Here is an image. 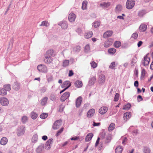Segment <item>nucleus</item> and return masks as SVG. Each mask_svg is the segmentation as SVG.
<instances>
[{"instance_id":"nucleus-61","label":"nucleus","mask_w":153,"mask_h":153,"mask_svg":"<svg viewBox=\"0 0 153 153\" xmlns=\"http://www.w3.org/2000/svg\"><path fill=\"white\" fill-rule=\"evenodd\" d=\"M64 107L62 105H61L59 106V111L61 112L63 111L64 110Z\"/></svg>"},{"instance_id":"nucleus-41","label":"nucleus","mask_w":153,"mask_h":153,"mask_svg":"<svg viewBox=\"0 0 153 153\" xmlns=\"http://www.w3.org/2000/svg\"><path fill=\"white\" fill-rule=\"evenodd\" d=\"M116 51L115 49L114 48H111L108 50V52L110 54H114L116 52Z\"/></svg>"},{"instance_id":"nucleus-56","label":"nucleus","mask_w":153,"mask_h":153,"mask_svg":"<svg viewBox=\"0 0 153 153\" xmlns=\"http://www.w3.org/2000/svg\"><path fill=\"white\" fill-rule=\"evenodd\" d=\"M81 49V47L79 45L77 46L74 48V50L75 52H79L80 51Z\"/></svg>"},{"instance_id":"nucleus-13","label":"nucleus","mask_w":153,"mask_h":153,"mask_svg":"<svg viewBox=\"0 0 153 153\" xmlns=\"http://www.w3.org/2000/svg\"><path fill=\"white\" fill-rule=\"evenodd\" d=\"M44 60L45 63L50 64L53 61V58L51 56H48L45 55L44 59Z\"/></svg>"},{"instance_id":"nucleus-37","label":"nucleus","mask_w":153,"mask_h":153,"mask_svg":"<svg viewBox=\"0 0 153 153\" xmlns=\"http://www.w3.org/2000/svg\"><path fill=\"white\" fill-rule=\"evenodd\" d=\"M137 58L135 56L131 60V66H134L135 64L137 63Z\"/></svg>"},{"instance_id":"nucleus-33","label":"nucleus","mask_w":153,"mask_h":153,"mask_svg":"<svg viewBox=\"0 0 153 153\" xmlns=\"http://www.w3.org/2000/svg\"><path fill=\"white\" fill-rule=\"evenodd\" d=\"M115 127V124L114 123H111L109 126L108 128V130L109 131H112L114 129Z\"/></svg>"},{"instance_id":"nucleus-49","label":"nucleus","mask_w":153,"mask_h":153,"mask_svg":"<svg viewBox=\"0 0 153 153\" xmlns=\"http://www.w3.org/2000/svg\"><path fill=\"white\" fill-rule=\"evenodd\" d=\"M31 117L33 119H35L37 117V115L35 112H32L31 113Z\"/></svg>"},{"instance_id":"nucleus-18","label":"nucleus","mask_w":153,"mask_h":153,"mask_svg":"<svg viewBox=\"0 0 153 153\" xmlns=\"http://www.w3.org/2000/svg\"><path fill=\"white\" fill-rule=\"evenodd\" d=\"M95 112V110L94 109L92 108L90 109L88 112L87 116L88 117H91L93 116Z\"/></svg>"},{"instance_id":"nucleus-7","label":"nucleus","mask_w":153,"mask_h":153,"mask_svg":"<svg viewBox=\"0 0 153 153\" xmlns=\"http://www.w3.org/2000/svg\"><path fill=\"white\" fill-rule=\"evenodd\" d=\"M150 60L149 58L146 55L144 56L143 60L142 61L141 64L143 66H146L149 64Z\"/></svg>"},{"instance_id":"nucleus-36","label":"nucleus","mask_w":153,"mask_h":153,"mask_svg":"<svg viewBox=\"0 0 153 153\" xmlns=\"http://www.w3.org/2000/svg\"><path fill=\"white\" fill-rule=\"evenodd\" d=\"M123 150V148L121 146H118L115 149L116 153H121Z\"/></svg>"},{"instance_id":"nucleus-11","label":"nucleus","mask_w":153,"mask_h":153,"mask_svg":"<svg viewBox=\"0 0 153 153\" xmlns=\"http://www.w3.org/2000/svg\"><path fill=\"white\" fill-rule=\"evenodd\" d=\"M111 5V3L108 1L103 2L100 4V7L104 8H108Z\"/></svg>"},{"instance_id":"nucleus-9","label":"nucleus","mask_w":153,"mask_h":153,"mask_svg":"<svg viewBox=\"0 0 153 153\" xmlns=\"http://www.w3.org/2000/svg\"><path fill=\"white\" fill-rule=\"evenodd\" d=\"M70 95V93L69 92L64 93L61 97L60 100L62 102L64 101L69 98Z\"/></svg>"},{"instance_id":"nucleus-60","label":"nucleus","mask_w":153,"mask_h":153,"mask_svg":"<svg viewBox=\"0 0 153 153\" xmlns=\"http://www.w3.org/2000/svg\"><path fill=\"white\" fill-rule=\"evenodd\" d=\"M141 76L143 77L146 74V70L144 68H141Z\"/></svg>"},{"instance_id":"nucleus-51","label":"nucleus","mask_w":153,"mask_h":153,"mask_svg":"<svg viewBox=\"0 0 153 153\" xmlns=\"http://www.w3.org/2000/svg\"><path fill=\"white\" fill-rule=\"evenodd\" d=\"M100 21H97L94 23L93 26L94 27L97 28L100 26Z\"/></svg>"},{"instance_id":"nucleus-17","label":"nucleus","mask_w":153,"mask_h":153,"mask_svg":"<svg viewBox=\"0 0 153 153\" xmlns=\"http://www.w3.org/2000/svg\"><path fill=\"white\" fill-rule=\"evenodd\" d=\"M45 55L48 56H51V57L54 56H55V54L54 53V51L52 49H50L47 51Z\"/></svg>"},{"instance_id":"nucleus-40","label":"nucleus","mask_w":153,"mask_h":153,"mask_svg":"<svg viewBox=\"0 0 153 153\" xmlns=\"http://www.w3.org/2000/svg\"><path fill=\"white\" fill-rule=\"evenodd\" d=\"M106 140L105 141V143H109L111 139V134H108L106 136Z\"/></svg>"},{"instance_id":"nucleus-12","label":"nucleus","mask_w":153,"mask_h":153,"mask_svg":"<svg viewBox=\"0 0 153 153\" xmlns=\"http://www.w3.org/2000/svg\"><path fill=\"white\" fill-rule=\"evenodd\" d=\"M75 15L73 13H71L68 16V19L69 21L71 22H73L74 21L76 18Z\"/></svg>"},{"instance_id":"nucleus-22","label":"nucleus","mask_w":153,"mask_h":153,"mask_svg":"<svg viewBox=\"0 0 153 153\" xmlns=\"http://www.w3.org/2000/svg\"><path fill=\"white\" fill-rule=\"evenodd\" d=\"M96 80V76H94L91 77L88 82V84L89 85H92L94 84Z\"/></svg>"},{"instance_id":"nucleus-47","label":"nucleus","mask_w":153,"mask_h":153,"mask_svg":"<svg viewBox=\"0 0 153 153\" xmlns=\"http://www.w3.org/2000/svg\"><path fill=\"white\" fill-rule=\"evenodd\" d=\"M143 152L144 153H150V150L149 147H144L143 149Z\"/></svg>"},{"instance_id":"nucleus-20","label":"nucleus","mask_w":153,"mask_h":153,"mask_svg":"<svg viewBox=\"0 0 153 153\" xmlns=\"http://www.w3.org/2000/svg\"><path fill=\"white\" fill-rule=\"evenodd\" d=\"M71 85L70 82L68 81H66L64 82L62 85V87H65L66 89H68Z\"/></svg>"},{"instance_id":"nucleus-55","label":"nucleus","mask_w":153,"mask_h":153,"mask_svg":"<svg viewBox=\"0 0 153 153\" xmlns=\"http://www.w3.org/2000/svg\"><path fill=\"white\" fill-rule=\"evenodd\" d=\"M64 128H62L60 130H58L56 134V136H58L63 131Z\"/></svg>"},{"instance_id":"nucleus-23","label":"nucleus","mask_w":153,"mask_h":153,"mask_svg":"<svg viewBox=\"0 0 153 153\" xmlns=\"http://www.w3.org/2000/svg\"><path fill=\"white\" fill-rule=\"evenodd\" d=\"M93 136L92 133H90L87 134L85 138V141L86 142L91 140Z\"/></svg>"},{"instance_id":"nucleus-63","label":"nucleus","mask_w":153,"mask_h":153,"mask_svg":"<svg viewBox=\"0 0 153 153\" xmlns=\"http://www.w3.org/2000/svg\"><path fill=\"white\" fill-rule=\"evenodd\" d=\"M100 139V138L99 137H98L97 140L96 142V143L95 144V147L97 146L98 145V144H99V143Z\"/></svg>"},{"instance_id":"nucleus-29","label":"nucleus","mask_w":153,"mask_h":153,"mask_svg":"<svg viewBox=\"0 0 153 153\" xmlns=\"http://www.w3.org/2000/svg\"><path fill=\"white\" fill-rule=\"evenodd\" d=\"M38 139V136L37 134L33 135L32 138L31 142L33 143H35L37 142Z\"/></svg>"},{"instance_id":"nucleus-14","label":"nucleus","mask_w":153,"mask_h":153,"mask_svg":"<svg viewBox=\"0 0 153 153\" xmlns=\"http://www.w3.org/2000/svg\"><path fill=\"white\" fill-rule=\"evenodd\" d=\"M113 33V32L112 30H108L105 32L103 34V37L104 38H107L111 36Z\"/></svg>"},{"instance_id":"nucleus-59","label":"nucleus","mask_w":153,"mask_h":153,"mask_svg":"<svg viewBox=\"0 0 153 153\" xmlns=\"http://www.w3.org/2000/svg\"><path fill=\"white\" fill-rule=\"evenodd\" d=\"M106 134L105 132L103 131L100 134V137L103 139L105 137Z\"/></svg>"},{"instance_id":"nucleus-15","label":"nucleus","mask_w":153,"mask_h":153,"mask_svg":"<svg viewBox=\"0 0 153 153\" xmlns=\"http://www.w3.org/2000/svg\"><path fill=\"white\" fill-rule=\"evenodd\" d=\"M107 110L108 108L107 107H102L100 109L99 112L101 114H104L107 112Z\"/></svg>"},{"instance_id":"nucleus-43","label":"nucleus","mask_w":153,"mask_h":153,"mask_svg":"<svg viewBox=\"0 0 153 153\" xmlns=\"http://www.w3.org/2000/svg\"><path fill=\"white\" fill-rule=\"evenodd\" d=\"M87 3V2L86 1H83L82 6V10H84L86 9Z\"/></svg>"},{"instance_id":"nucleus-8","label":"nucleus","mask_w":153,"mask_h":153,"mask_svg":"<svg viewBox=\"0 0 153 153\" xmlns=\"http://www.w3.org/2000/svg\"><path fill=\"white\" fill-rule=\"evenodd\" d=\"M105 80V77L104 75L101 74L99 76L98 81L99 84L101 85H103Z\"/></svg>"},{"instance_id":"nucleus-16","label":"nucleus","mask_w":153,"mask_h":153,"mask_svg":"<svg viewBox=\"0 0 153 153\" xmlns=\"http://www.w3.org/2000/svg\"><path fill=\"white\" fill-rule=\"evenodd\" d=\"M82 102V97L81 96L78 97L76 99V107L78 108L80 106Z\"/></svg>"},{"instance_id":"nucleus-34","label":"nucleus","mask_w":153,"mask_h":153,"mask_svg":"<svg viewBox=\"0 0 153 153\" xmlns=\"http://www.w3.org/2000/svg\"><path fill=\"white\" fill-rule=\"evenodd\" d=\"M7 94L6 90L3 88H0V95L1 96H5Z\"/></svg>"},{"instance_id":"nucleus-26","label":"nucleus","mask_w":153,"mask_h":153,"mask_svg":"<svg viewBox=\"0 0 153 153\" xmlns=\"http://www.w3.org/2000/svg\"><path fill=\"white\" fill-rule=\"evenodd\" d=\"M146 12V10H140L138 12V16L140 17H143Z\"/></svg>"},{"instance_id":"nucleus-19","label":"nucleus","mask_w":153,"mask_h":153,"mask_svg":"<svg viewBox=\"0 0 153 153\" xmlns=\"http://www.w3.org/2000/svg\"><path fill=\"white\" fill-rule=\"evenodd\" d=\"M59 25H60L61 27L64 29H66L68 27L67 23L66 21H64L60 22Z\"/></svg>"},{"instance_id":"nucleus-50","label":"nucleus","mask_w":153,"mask_h":153,"mask_svg":"<svg viewBox=\"0 0 153 153\" xmlns=\"http://www.w3.org/2000/svg\"><path fill=\"white\" fill-rule=\"evenodd\" d=\"M48 116V114L47 113H43L40 116V117L42 119H45Z\"/></svg>"},{"instance_id":"nucleus-3","label":"nucleus","mask_w":153,"mask_h":153,"mask_svg":"<svg viewBox=\"0 0 153 153\" xmlns=\"http://www.w3.org/2000/svg\"><path fill=\"white\" fill-rule=\"evenodd\" d=\"M135 2L134 0H127L126 3V7L128 9H131L134 7Z\"/></svg>"},{"instance_id":"nucleus-2","label":"nucleus","mask_w":153,"mask_h":153,"mask_svg":"<svg viewBox=\"0 0 153 153\" xmlns=\"http://www.w3.org/2000/svg\"><path fill=\"white\" fill-rule=\"evenodd\" d=\"M37 69L39 72L42 73H47L48 70L47 67L43 64H40L38 65Z\"/></svg>"},{"instance_id":"nucleus-10","label":"nucleus","mask_w":153,"mask_h":153,"mask_svg":"<svg viewBox=\"0 0 153 153\" xmlns=\"http://www.w3.org/2000/svg\"><path fill=\"white\" fill-rule=\"evenodd\" d=\"M53 140L52 138H50L48 139L46 142L45 149L47 150H48L51 149V144Z\"/></svg>"},{"instance_id":"nucleus-28","label":"nucleus","mask_w":153,"mask_h":153,"mask_svg":"<svg viewBox=\"0 0 153 153\" xmlns=\"http://www.w3.org/2000/svg\"><path fill=\"white\" fill-rule=\"evenodd\" d=\"M131 114L130 112H127L125 113L124 114V119L128 120L130 118Z\"/></svg>"},{"instance_id":"nucleus-42","label":"nucleus","mask_w":153,"mask_h":153,"mask_svg":"<svg viewBox=\"0 0 153 153\" xmlns=\"http://www.w3.org/2000/svg\"><path fill=\"white\" fill-rule=\"evenodd\" d=\"M121 43L119 41H116L114 43V46L116 48H118L120 46Z\"/></svg>"},{"instance_id":"nucleus-24","label":"nucleus","mask_w":153,"mask_h":153,"mask_svg":"<svg viewBox=\"0 0 153 153\" xmlns=\"http://www.w3.org/2000/svg\"><path fill=\"white\" fill-rule=\"evenodd\" d=\"M8 142L7 138L5 137H3L1 140L0 143V144L2 145H5Z\"/></svg>"},{"instance_id":"nucleus-6","label":"nucleus","mask_w":153,"mask_h":153,"mask_svg":"<svg viewBox=\"0 0 153 153\" xmlns=\"http://www.w3.org/2000/svg\"><path fill=\"white\" fill-rule=\"evenodd\" d=\"M0 102L3 106L7 105L9 103V101L7 98L5 97H1L0 99Z\"/></svg>"},{"instance_id":"nucleus-53","label":"nucleus","mask_w":153,"mask_h":153,"mask_svg":"<svg viewBox=\"0 0 153 153\" xmlns=\"http://www.w3.org/2000/svg\"><path fill=\"white\" fill-rule=\"evenodd\" d=\"M119 94L117 93H116L114 98V101L115 102L117 101L119 99Z\"/></svg>"},{"instance_id":"nucleus-48","label":"nucleus","mask_w":153,"mask_h":153,"mask_svg":"<svg viewBox=\"0 0 153 153\" xmlns=\"http://www.w3.org/2000/svg\"><path fill=\"white\" fill-rule=\"evenodd\" d=\"M28 120V118L27 116H23L22 118V121L23 123H25Z\"/></svg>"},{"instance_id":"nucleus-58","label":"nucleus","mask_w":153,"mask_h":153,"mask_svg":"<svg viewBox=\"0 0 153 153\" xmlns=\"http://www.w3.org/2000/svg\"><path fill=\"white\" fill-rule=\"evenodd\" d=\"M115 66V62H112L110 65L109 66V68L112 69H114V67Z\"/></svg>"},{"instance_id":"nucleus-32","label":"nucleus","mask_w":153,"mask_h":153,"mask_svg":"<svg viewBox=\"0 0 153 153\" xmlns=\"http://www.w3.org/2000/svg\"><path fill=\"white\" fill-rule=\"evenodd\" d=\"M147 26L145 24L141 25L139 27L140 30L142 31H145L146 29Z\"/></svg>"},{"instance_id":"nucleus-5","label":"nucleus","mask_w":153,"mask_h":153,"mask_svg":"<svg viewBox=\"0 0 153 153\" xmlns=\"http://www.w3.org/2000/svg\"><path fill=\"white\" fill-rule=\"evenodd\" d=\"M113 41L114 40L113 39L109 38L105 42L104 44V46L105 48H108L112 45Z\"/></svg>"},{"instance_id":"nucleus-39","label":"nucleus","mask_w":153,"mask_h":153,"mask_svg":"<svg viewBox=\"0 0 153 153\" xmlns=\"http://www.w3.org/2000/svg\"><path fill=\"white\" fill-rule=\"evenodd\" d=\"M131 107V105L129 103H127L126 105L124 106L123 109L126 110H128Z\"/></svg>"},{"instance_id":"nucleus-52","label":"nucleus","mask_w":153,"mask_h":153,"mask_svg":"<svg viewBox=\"0 0 153 153\" xmlns=\"http://www.w3.org/2000/svg\"><path fill=\"white\" fill-rule=\"evenodd\" d=\"M138 36L137 33H135L132 34L131 37V39H136L137 38Z\"/></svg>"},{"instance_id":"nucleus-38","label":"nucleus","mask_w":153,"mask_h":153,"mask_svg":"<svg viewBox=\"0 0 153 153\" xmlns=\"http://www.w3.org/2000/svg\"><path fill=\"white\" fill-rule=\"evenodd\" d=\"M69 61L68 60H65L63 61L62 66L63 67H65L69 65Z\"/></svg>"},{"instance_id":"nucleus-57","label":"nucleus","mask_w":153,"mask_h":153,"mask_svg":"<svg viewBox=\"0 0 153 153\" xmlns=\"http://www.w3.org/2000/svg\"><path fill=\"white\" fill-rule=\"evenodd\" d=\"M91 67L93 68H95L97 67V64L94 61H93L90 63Z\"/></svg>"},{"instance_id":"nucleus-64","label":"nucleus","mask_w":153,"mask_h":153,"mask_svg":"<svg viewBox=\"0 0 153 153\" xmlns=\"http://www.w3.org/2000/svg\"><path fill=\"white\" fill-rule=\"evenodd\" d=\"M79 139V137H73L71 138V140H78Z\"/></svg>"},{"instance_id":"nucleus-54","label":"nucleus","mask_w":153,"mask_h":153,"mask_svg":"<svg viewBox=\"0 0 153 153\" xmlns=\"http://www.w3.org/2000/svg\"><path fill=\"white\" fill-rule=\"evenodd\" d=\"M50 98L51 100H56V95L53 94H51L50 95Z\"/></svg>"},{"instance_id":"nucleus-62","label":"nucleus","mask_w":153,"mask_h":153,"mask_svg":"<svg viewBox=\"0 0 153 153\" xmlns=\"http://www.w3.org/2000/svg\"><path fill=\"white\" fill-rule=\"evenodd\" d=\"M127 139L126 137H124L122 143L123 145L126 144L125 142L127 141Z\"/></svg>"},{"instance_id":"nucleus-1","label":"nucleus","mask_w":153,"mask_h":153,"mask_svg":"<svg viewBox=\"0 0 153 153\" xmlns=\"http://www.w3.org/2000/svg\"><path fill=\"white\" fill-rule=\"evenodd\" d=\"M25 127L24 126H19L17 129L16 134L18 136L24 134L25 131Z\"/></svg>"},{"instance_id":"nucleus-25","label":"nucleus","mask_w":153,"mask_h":153,"mask_svg":"<svg viewBox=\"0 0 153 153\" xmlns=\"http://www.w3.org/2000/svg\"><path fill=\"white\" fill-rule=\"evenodd\" d=\"M74 85L76 87L79 88L82 86V83L81 81L77 80L75 82Z\"/></svg>"},{"instance_id":"nucleus-31","label":"nucleus","mask_w":153,"mask_h":153,"mask_svg":"<svg viewBox=\"0 0 153 153\" xmlns=\"http://www.w3.org/2000/svg\"><path fill=\"white\" fill-rule=\"evenodd\" d=\"M93 35L92 31H90L88 33H85L84 34L85 37L86 39H88L91 37Z\"/></svg>"},{"instance_id":"nucleus-27","label":"nucleus","mask_w":153,"mask_h":153,"mask_svg":"<svg viewBox=\"0 0 153 153\" xmlns=\"http://www.w3.org/2000/svg\"><path fill=\"white\" fill-rule=\"evenodd\" d=\"M13 88L15 90H18L20 88V84L17 82H15L13 86Z\"/></svg>"},{"instance_id":"nucleus-46","label":"nucleus","mask_w":153,"mask_h":153,"mask_svg":"<svg viewBox=\"0 0 153 153\" xmlns=\"http://www.w3.org/2000/svg\"><path fill=\"white\" fill-rule=\"evenodd\" d=\"M84 51L85 52H88L90 51V48L89 44H87L84 48Z\"/></svg>"},{"instance_id":"nucleus-35","label":"nucleus","mask_w":153,"mask_h":153,"mask_svg":"<svg viewBox=\"0 0 153 153\" xmlns=\"http://www.w3.org/2000/svg\"><path fill=\"white\" fill-rule=\"evenodd\" d=\"M3 88L6 90V92L7 91H9L11 90L10 85L9 84L4 85L3 86Z\"/></svg>"},{"instance_id":"nucleus-44","label":"nucleus","mask_w":153,"mask_h":153,"mask_svg":"<svg viewBox=\"0 0 153 153\" xmlns=\"http://www.w3.org/2000/svg\"><path fill=\"white\" fill-rule=\"evenodd\" d=\"M122 9L121 6L120 4L117 5L116 7V11L117 12H119L121 11Z\"/></svg>"},{"instance_id":"nucleus-30","label":"nucleus","mask_w":153,"mask_h":153,"mask_svg":"<svg viewBox=\"0 0 153 153\" xmlns=\"http://www.w3.org/2000/svg\"><path fill=\"white\" fill-rule=\"evenodd\" d=\"M48 98L47 97H45L42 99L41 102V104L42 105H45L47 103Z\"/></svg>"},{"instance_id":"nucleus-45","label":"nucleus","mask_w":153,"mask_h":153,"mask_svg":"<svg viewBox=\"0 0 153 153\" xmlns=\"http://www.w3.org/2000/svg\"><path fill=\"white\" fill-rule=\"evenodd\" d=\"M49 25V24L47 21H44L42 22L41 24L40 25V26H45L48 27Z\"/></svg>"},{"instance_id":"nucleus-21","label":"nucleus","mask_w":153,"mask_h":153,"mask_svg":"<svg viewBox=\"0 0 153 153\" xmlns=\"http://www.w3.org/2000/svg\"><path fill=\"white\" fill-rule=\"evenodd\" d=\"M45 145L43 144H41L37 148L36 151L37 153H41L43 150L44 149Z\"/></svg>"},{"instance_id":"nucleus-4","label":"nucleus","mask_w":153,"mask_h":153,"mask_svg":"<svg viewBox=\"0 0 153 153\" xmlns=\"http://www.w3.org/2000/svg\"><path fill=\"white\" fill-rule=\"evenodd\" d=\"M62 121L61 120H56L53 123L52 128L54 130L58 128L61 125Z\"/></svg>"}]
</instances>
